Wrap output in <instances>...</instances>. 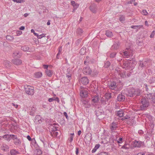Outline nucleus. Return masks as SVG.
<instances>
[{
	"mask_svg": "<svg viewBox=\"0 0 155 155\" xmlns=\"http://www.w3.org/2000/svg\"><path fill=\"white\" fill-rule=\"evenodd\" d=\"M110 65V63L109 61H106L104 63V67L106 68H107Z\"/></svg>",
	"mask_w": 155,
	"mask_h": 155,
	"instance_id": "e433bc0d",
	"label": "nucleus"
},
{
	"mask_svg": "<svg viewBox=\"0 0 155 155\" xmlns=\"http://www.w3.org/2000/svg\"><path fill=\"white\" fill-rule=\"evenodd\" d=\"M45 73L49 77H51L52 76L53 73L52 71L48 70V69L46 70Z\"/></svg>",
	"mask_w": 155,
	"mask_h": 155,
	"instance_id": "bb28decb",
	"label": "nucleus"
},
{
	"mask_svg": "<svg viewBox=\"0 0 155 155\" xmlns=\"http://www.w3.org/2000/svg\"><path fill=\"white\" fill-rule=\"evenodd\" d=\"M85 51L84 48H82L81 49V50L80 51V53L81 55L84 54L85 53Z\"/></svg>",
	"mask_w": 155,
	"mask_h": 155,
	"instance_id": "c03bdc74",
	"label": "nucleus"
},
{
	"mask_svg": "<svg viewBox=\"0 0 155 155\" xmlns=\"http://www.w3.org/2000/svg\"><path fill=\"white\" fill-rule=\"evenodd\" d=\"M12 62L14 64L16 65H19L21 64L22 63L21 61L19 59H14L12 60Z\"/></svg>",
	"mask_w": 155,
	"mask_h": 155,
	"instance_id": "2eb2a0df",
	"label": "nucleus"
},
{
	"mask_svg": "<svg viewBox=\"0 0 155 155\" xmlns=\"http://www.w3.org/2000/svg\"><path fill=\"white\" fill-rule=\"evenodd\" d=\"M35 152L38 155H41L42 153L41 151L39 149H36L35 151Z\"/></svg>",
	"mask_w": 155,
	"mask_h": 155,
	"instance_id": "58836bf2",
	"label": "nucleus"
},
{
	"mask_svg": "<svg viewBox=\"0 0 155 155\" xmlns=\"http://www.w3.org/2000/svg\"><path fill=\"white\" fill-rule=\"evenodd\" d=\"M64 116H65L66 119H68V116L66 112H64Z\"/></svg>",
	"mask_w": 155,
	"mask_h": 155,
	"instance_id": "680f3d73",
	"label": "nucleus"
},
{
	"mask_svg": "<svg viewBox=\"0 0 155 155\" xmlns=\"http://www.w3.org/2000/svg\"><path fill=\"white\" fill-rule=\"evenodd\" d=\"M108 86L109 88L112 90H115L118 88L117 86L116 85V84L115 82H110L108 84Z\"/></svg>",
	"mask_w": 155,
	"mask_h": 155,
	"instance_id": "9d476101",
	"label": "nucleus"
},
{
	"mask_svg": "<svg viewBox=\"0 0 155 155\" xmlns=\"http://www.w3.org/2000/svg\"><path fill=\"white\" fill-rule=\"evenodd\" d=\"M9 148V146L5 144H3L2 146V149L4 151H6Z\"/></svg>",
	"mask_w": 155,
	"mask_h": 155,
	"instance_id": "b1692460",
	"label": "nucleus"
},
{
	"mask_svg": "<svg viewBox=\"0 0 155 155\" xmlns=\"http://www.w3.org/2000/svg\"><path fill=\"white\" fill-rule=\"evenodd\" d=\"M10 139H12L14 140L17 138V136L14 135H10Z\"/></svg>",
	"mask_w": 155,
	"mask_h": 155,
	"instance_id": "a18cd8bd",
	"label": "nucleus"
},
{
	"mask_svg": "<svg viewBox=\"0 0 155 155\" xmlns=\"http://www.w3.org/2000/svg\"><path fill=\"white\" fill-rule=\"evenodd\" d=\"M66 77L68 79V80L70 81L71 78V74L69 73H68L66 74Z\"/></svg>",
	"mask_w": 155,
	"mask_h": 155,
	"instance_id": "09e8293b",
	"label": "nucleus"
},
{
	"mask_svg": "<svg viewBox=\"0 0 155 155\" xmlns=\"http://www.w3.org/2000/svg\"><path fill=\"white\" fill-rule=\"evenodd\" d=\"M10 153L12 155H16L19 153L18 151L14 149L11 150Z\"/></svg>",
	"mask_w": 155,
	"mask_h": 155,
	"instance_id": "a878e982",
	"label": "nucleus"
},
{
	"mask_svg": "<svg viewBox=\"0 0 155 155\" xmlns=\"http://www.w3.org/2000/svg\"><path fill=\"white\" fill-rule=\"evenodd\" d=\"M117 142L118 143H121L122 142V138H120L117 141Z\"/></svg>",
	"mask_w": 155,
	"mask_h": 155,
	"instance_id": "5fc2aeb1",
	"label": "nucleus"
},
{
	"mask_svg": "<svg viewBox=\"0 0 155 155\" xmlns=\"http://www.w3.org/2000/svg\"><path fill=\"white\" fill-rule=\"evenodd\" d=\"M74 133H72V134H71L70 138L69 139V140L70 142H71L73 140V138H74Z\"/></svg>",
	"mask_w": 155,
	"mask_h": 155,
	"instance_id": "a19ab883",
	"label": "nucleus"
},
{
	"mask_svg": "<svg viewBox=\"0 0 155 155\" xmlns=\"http://www.w3.org/2000/svg\"><path fill=\"white\" fill-rule=\"evenodd\" d=\"M12 104L13 106L15 107L16 108H17L18 107V104H15L14 103H12Z\"/></svg>",
	"mask_w": 155,
	"mask_h": 155,
	"instance_id": "e2e57ef3",
	"label": "nucleus"
},
{
	"mask_svg": "<svg viewBox=\"0 0 155 155\" xmlns=\"http://www.w3.org/2000/svg\"><path fill=\"white\" fill-rule=\"evenodd\" d=\"M25 28V27L24 26H21L20 28H19V29L20 30H24Z\"/></svg>",
	"mask_w": 155,
	"mask_h": 155,
	"instance_id": "774afa93",
	"label": "nucleus"
},
{
	"mask_svg": "<svg viewBox=\"0 0 155 155\" xmlns=\"http://www.w3.org/2000/svg\"><path fill=\"white\" fill-rule=\"evenodd\" d=\"M155 34V31H152V32L151 34L150 35V37L151 38H153L154 35Z\"/></svg>",
	"mask_w": 155,
	"mask_h": 155,
	"instance_id": "864d4df0",
	"label": "nucleus"
},
{
	"mask_svg": "<svg viewBox=\"0 0 155 155\" xmlns=\"http://www.w3.org/2000/svg\"><path fill=\"white\" fill-rule=\"evenodd\" d=\"M87 94L88 92L84 89L80 90V95L81 97L83 98L87 97Z\"/></svg>",
	"mask_w": 155,
	"mask_h": 155,
	"instance_id": "9b49d317",
	"label": "nucleus"
},
{
	"mask_svg": "<svg viewBox=\"0 0 155 155\" xmlns=\"http://www.w3.org/2000/svg\"><path fill=\"white\" fill-rule=\"evenodd\" d=\"M45 37V35L44 34H41V35H38V38L39 39H41L43 37Z\"/></svg>",
	"mask_w": 155,
	"mask_h": 155,
	"instance_id": "8fccbe9b",
	"label": "nucleus"
},
{
	"mask_svg": "<svg viewBox=\"0 0 155 155\" xmlns=\"http://www.w3.org/2000/svg\"><path fill=\"white\" fill-rule=\"evenodd\" d=\"M21 49L24 51H28L29 50V48L27 46H24L21 47Z\"/></svg>",
	"mask_w": 155,
	"mask_h": 155,
	"instance_id": "2f4dec72",
	"label": "nucleus"
},
{
	"mask_svg": "<svg viewBox=\"0 0 155 155\" xmlns=\"http://www.w3.org/2000/svg\"><path fill=\"white\" fill-rule=\"evenodd\" d=\"M144 146L143 142L135 140L131 143V149H133L135 147L140 148Z\"/></svg>",
	"mask_w": 155,
	"mask_h": 155,
	"instance_id": "20e7f679",
	"label": "nucleus"
},
{
	"mask_svg": "<svg viewBox=\"0 0 155 155\" xmlns=\"http://www.w3.org/2000/svg\"><path fill=\"white\" fill-rule=\"evenodd\" d=\"M142 14L144 15H147V12L146 10H143L142 11Z\"/></svg>",
	"mask_w": 155,
	"mask_h": 155,
	"instance_id": "3c124183",
	"label": "nucleus"
},
{
	"mask_svg": "<svg viewBox=\"0 0 155 155\" xmlns=\"http://www.w3.org/2000/svg\"><path fill=\"white\" fill-rule=\"evenodd\" d=\"M135 1V0H130V1L128 2V4H131L133 3Z\"/></svg>",
	"mask_w": 155,
	"mask_h": 155,
	"instance_id": "052dcab7",
	"label": "nucleus"
},
{
	"mask_svg": "<svg viewBox=\"0 0 155 155\" xmlns=\"http://www.w3.org/2000/svg\"><path fill=\"white\" fill-rule=\"evenodd\" d=\"M97 8V6L95 4H92L90 7V10L94 13L96 12Z\"/></svg>",
	"mask_w": 155,
	"mask_h": 155,
	"instance_id": "ddd939ff",
	"label": "nucleus"
},
{
	"mask_svg": "<svg viewBox=\"0 0 155 155\" xmlns=\"http://www.w3.org/2000/svg\"><path fill=\"white\" fill-rule=\"evenodd\" d=\"M124 114V111L123 110H121L117 111L116 114L119 117H122L123 116Z\"/></svg>",
	"mask_w": 155,
	"mask_h": 155,
	"instance_id": "aec40b11",
	"label": "nucleus"
},
{
	"mask_svg": "<svg viewBox=\"0 0 155 155\" xmlns=\"http://www.w3.org/2000/svg\"><path fill=\"white\" fill-rule=\"evenodd\" d=\"M10 135H5L3 136V138H5L7 140H10Z\"/></svg>",
	"mask_w": 155,
	"mask_h": 155,
	"instance_id": "c9c22d12",
	"label": "nucleus"
},
{
	"mask_svg": "<svg viewBox=\"0 0 155 155\" xmlns=\"http://www.w3.org/2000/svg\"><path fill=\"white\" fill-rule=\"evenodd\" d=\"M118 127V124L116 122H113L110 125V130L112 131H114L116 130Z\"/></svg>",
	"mask_w": 155,
	"mask_h": 155,
	"instance_id": "1a4fd4ad",
	"label": "nucleus"
},
{
	"mask_svg": "<svg viewBox=\"0 0 155 155\" xmlns=\"http://www.w3.org/2000/svg\"><path fill=\"white\" fill-rule=\"evenodd\" d=\"M143 27V26L142 25H132L131 26V28H132L136 29L137 30V31H138V30L140 28H142Z\"/></svg>",
	"mask_w": 155,
	"mask_h": 155,
	"instance_id": "412c9836",
	"label": "nucleus"
},
{
	"mask_svg": "<svg viewBox=\"0 0 155 155\" xmlns=\"http://www.w3.org/2000/svg\"><path fill=\"white\" fill-rule=\"evenodd\" d=\"M6 38L7 40L11 41L13 39V37L10 35H8L6 37Z\"/></svg>",
	"mask_w": 155,
	"mask_h": 155,
	"instance_id": "4c0bfd02",
	"label": "nucleus"
},
{
	"mask_svg": "<svg viewBox=\"0 0 155 155\" xmlns=\"http://www.w3.org/2000/svg\"><path fill=\"white\" fill-rule=\"evenodd\" d=\"M138 133L140 134H143V132L142 130H139L138 131Z\"/></svg>",
	"mask_w": 155,
	"mask_h": 155,
	"instance_id": "69168bd1",
	"label": "nucleus"
},
{
	"mask_svg": "<svg viewBox=\"0 0 155 155\" xmlns=\"http://www.w3.org/2000/svg\"><path fill=\"white\" fill-rule=\"evenodd\" d=\"M100 145L99 144H96L95 146L94 147V148L92 150V153H95L96 151L97 150L98 148H99V147H100Z\"/></svg>",
	"mask_w": 155,
	"mask_h": 155,
	"instance_id": "c85d7f7f",
	"label": "nucleus"
},
{
	"mask_svg": "<svg viewBox=\"0 0 155 155\" xmlns=\"http://www.w3.org/2000/svg\"><path fill=\"white\" fill-rule=\"evenodd\" d=\"M53 101H54V97L51 98H49L48 99V101L50 102H51Z\"/></svg>",
	"mask_w": 155,
	"mask_h": 155,
	"instance_id": "4d7b16f0",
	"label": "nucleus"
},
{
	"mask_svg": "<svg viewBox=\"0 0 155 155\" xmlns=\"http://www.w3.org/2000/svg\"><path fill=\"white\" fill-rule=\"evenodd\" d=\"M27 139L29 141H31V137H30V136H29V135H28L27 136Z\"/></svg>",
	"mask_w": 155,
	"mask_h": 155,
	"instance_id": "338daca9",
	"label": "nucleus"
},
{
	"mask_svg": "<svg viewBox=\"0 0 155 155\" xmlns=\"http://www.w3.org/2000/svg\"><path fill=\"white\" fill-rule=\"evenodd\" d=\"M129 148H131V144L130 145L127 143H125V144L122 147V149H127Z\"/></svg>",
	"mask_w": 155,
	"mask_h": 155,
	"instance_id": "5701e85b",
	"label": "nucleus"
},
{
	"mask_svg": "<svg viewBox=\"0 0 155 155\" xmlns=\"http://www.w3.org/2000/svg\"><path fill=\"white\" fill-rule=\"evenodd\" d=\"M134 51L130 49H126L124 51H121L120 52V54L122 56L128 58L132 57Z\"/></svg>",
	"mask_w": 155,
	"mask_h": 155,
	"instance_id": "39448f33",
	"label": "nucleus"
},
{
	"mask_svg": "<svg viewBox=\"0 0 155 155\" xmlns=\"http://www.w3.org/2000/svg\"><path fill=\"white\" fill-rule=\"evenodd\" d=\"M53 134L55 136H57L58 135V132L57 131L53 132Z\"/></svg>",
	"mask_w": 155,
	"mask_h": 155,
	"instance_id": "13d9d810",
	"label": "nucleus"
},
{
	"mask_svg": "<svg viewBox=\"0 0 155 155\" xmlns=\"http://www.w3.org/2000/svg\"><path fill=\"white\" fill-rule=\"evenodd\" d=\"M151 101L155 103V95L152 96L151 98Z\"/></svg>",
	"mask_w": 155,
	"mask_h": 155,
	"instance_id": "603ef678",
	"label": "nucleus"
},
{
	"mask_svg": "<svg viewBox=\"0 0 155 155\" xmlns=\"http://www.w3.org/2000/svg\"><path fill=\"white\" fill-rule=\"evenodd\" d=\"M135 65V64L133 63V61H130L124 62L122 65V67L125 70L131 71L134 68Z\"/></svg>",
	"mask_w": 155,
	"mask_h": 155,
	"instance_id": "7ed1b4c3",
	"label": "nucleus"
},
{
	"mask_svg": "<svg viewBox=\"0 0 155 155\" xmlns=\"http://www.w3.org/2000/svg\"><path fill=\"white\" fill-rule=\"evenodd\" d=\"M21 55V54L20 52H19L18 51H15L13 53V57L14 58L15 57H20Z\"/></svg>",
	"mask_w": 155,
	"mask_h": 155,
	"instance_id": "6ab92c4d",
	"label": "nucleus"
},
{
	"mask_svg": "<svg viewBox=\"0 0 155 155\" xmlns=\"http://www.w3.org/2000/svg\"><path fill=\"white\" fill-rule=\"evenodd\" d=\"M117 99L118 101H124L125 99V96L121 94H119L118 95Z\"/></svg>",
	"mask_w": 155,
	"mask_h": 155,
	"instance_id": "dca6fc26",
	"label": "nucleus"
},
{
	"mask_svg": "<svg viewBox=\"0 0 155 155\" xmlns=\"http://www.w3.org/2000/svg\"><path fill=\"white\" fill-rule=\"evenodd\" d=\"M42 74L40 72H36L35 74V76L36 78H39L41 77Z\"/></svg>",
	"mask_w": 155,
	"mask_h": 155,
	"instance_id": "393cba45",
	"label": "nucleus"
},
{
	"mask_svg": "<svg viewBox=\"0 0 155 155\" xmlns=\"http://www.w3.org/2000/svg\"><path fill=\"white\" fill-rule=\"evenodd\" d=\"M77 32L78 34L79 35H81L83 32V30L80 28H78L77 29Z\"/></svg>",
	"mask_w": 155,
	"mask_h": 155,
	"instance_id": "f704fd0d",
	"label": "nucleus"
},
{
	"mask_svg": "<svg viewBox=\"0 0 155 155\" xmlns=\"http://www.w3.org/2000/svg\"><path fill=\"white\" fill-rule=\"evenodd\" d=\"M92 101L93 103H97L99 101V97L97 94L92 96Z\"/></svg>",
	"mask_w": 155,
	"mask_h": 155,
	"instance_id": "4468645a",
	"label": "nucleus"
},
{
	"mask_svg": "<svg viewBox=\"0 0 155 155\" xmlns=\"http://www.w3.org/2000/svg\"><path fill=\"white\" fill-rule=\"evenodd\" d=\"M12 1L15 2L17 3H21L22 2H24L25 1L24 0H12Z\"/></svg>",
	"mask_w": 155,
	"mask_h": 155,
	"instance_id": "de8ad7c7",
	"label": "nucleus"
},
{
	"mask_svg": "<svg viewBox=\"0 0 155 155\" xmlns=\"http://www.w3.org/2000/svg\"><path fill=\"white\" fill-rule=\"evenodd\" d=\"M71 3L75 9H77L79 6L78 4L77 3H76L74 1H71Z\"/></svg>",
	"mask_w": 155,
	"mask_h": 155,
	"instance_id": "4be33fe9",
	"label": "nucleus"
},
{
	"mask_svg": "<svg viewBox=\"0 0 155 155\" xmlns=\"http://www.w3.org/2000/svg\"><path fill=\"white\" fill-rule=\"evenodd\" d=\"M58 127L57 126L54 127H53L52 128V132H54L55 131H57V130H58Z\"/></svg>",
	"mask_w": 155,
	"mask_h": 155,
	"instance_id": "49530a36",
	"label": "nucleus"
},
{
	"mask_svg": "<svg viewBox=\"0 0 155 155\" xmlns=\"http://www.w3.org/2000/svg\"><path fill=\"white\" fill-rule=\"evenodd\" d=\"M117 54V53L116 52H113L111 53L110 54V57L111 58H114Z\"/></svg>",
	"mask_w": 155,
	"mask_h": 155,
	"instance_id": "79ce46f5",
	"label": "nucleus"
},
{
	"mask_svg": "<svg viewBox=\"0 0 155 155\" xmlns=\"http://www.w3.org/2000/svg\"><path fill=\"white\" fill-rule=\"evenodd\" d=\"M120 45V44L119 42L117 41V42H116L113 45L112 49L116 50L119 48Z\"/></svg>",
	"mask_w": 155,
	"mask_h": 155,
	"instance_id": "f3484780",
	"label": "nucleus"
},
{
	"mask_svg": "<svg viewBox=\"0 0 155 155\" xmlns=\"http://www.w3.org/2000/svg\"><path fill=\"white\" fill-rule=\"evenodd\" d=\"M81 81L82 84L84 85L87 84L89 82L86 76H84L81 78Z\"/></svg>",
	"mask_w": 155,
	"mask_h": 155,
	"instance_id": "f8f14e48",
	"label": "nucleus"
},
{
	"mask_svg": "<svg viewBox=\"0 0 155 155\" xmlns=\"http://www.w3.org/2000/svg\"><path fill=\"white\" fill-rule=\"evenodd\" d=\"M54 101H56L58 103H59L60 101L59 98L58 97H56L55 98L54 97Z\"/></svg>",
	"mask_w": 155,
	"mask_h": 155,
	"instance_id": "bf43d9fd",
	"label": "nucleus"
},
{
	"mask_svg": "<svg viewBox=\"0 0 155 155\" xmlns=\"http://www.w3.org/2000/svg\"><path fill=\"white\" fill-rule=\"evenodd\" d=\"M140 90L138 89H135L133 88H129L126 93L127 96L130 97H136L140 95Z\"/></svg>",
	"mask_w": 155,
	"mask_h": 155,
	"instance_id": "f03ea898",
	"label": "nucleus"
},
{
	"mask_svg": "<svg viewBox=\"0 0 155 155\" xmlns=\"http://www.w3.org/2000/svg\"><path fill=\"white\" fill-rule=\"evenodd\" d=\"M35 108L34 107H32L31 108V112H30V114L31 115H33L35 112Z\"/></svg>",
	"mask_w": 155,
	"mask_h": 155,
	"instance_id": "473e14b6",
	"label": "nucleus"
},
{
	"mask_svg": "<svg viewBox=\"0 0 155 155\" xmlns=\"http://www.w3.org/2000/svg\"><path fill=\"white\" fill-rule=\"evenodd\" d=\"M105 34L107 36L110 37H111L113 36L112 32L109 31H107Z\"/></svg>",
	"mask_w": 155,
	"mask_h": 155,
	"instance_id": "c756f323",
	"label": "nucleus"
},
{
	"mask_svg": "<svg viewBox=\"0 0 155 155\" xmlns=\"http://www.w3.org/2000/svg\"><path fill=\"white\" fill-rule=\"evenodd\" d=\"M140 101V107L141 110H145L148 106L149 103L147 98H142Z\"/></svg>",
	"mask_w": 155,
	"mask_h": 155,
	"instance_id": "423d86ee",
	"label": "nucleus"
},
{
	"mask_svg": "<svg viewBox=\"0 0 155 155\" xmlns=\"http://www.w3.org/2000/svg\"><path fill=\"white\" fill-rule=\"evenodd\" d=\"M25 90L26 93L30 95H33L34 93V88L30 86H27L25 88Z\"/></svg>",
	"mask_w": 155,
	"mask_h": 155,
	"instance_id": "6e6552de",
	"label": "nucleus"
},
{
	"mask_svg": "<svg viewBox=\"0 0 155 155\" xmlns=\"http://www.w3.org/2000/svg\"><path fill=\"white\" fill-rule=\"evenodd\" d=\"M14 143L16 145H17L20 144L21 142L20 140L17 138L14 140Z\"/></svg>",
	"mask_w": 155,
	"mask_h": 155,
	"instance_id": "72a5a7b5",
	"label": "nucleus"
},
{
	"mask_svg": "<svg viewBox=\"0 0 155 155\" xmlns=\"http://www.w3.org/2000/svg\"><path fill=\"white\" fill-rule=\"evenodd\" d=\"M115 73L116 76H117L118 78H124L126 77L130 76L131 73L130 71H127V74H126V71L124 70H121L119 68H116L115 71Z\"/></svg>",
	"mask_w": 155,
	"mask_h": 155,
	"instance_id": "f257e3e1",
	"label": "nucleus"
},
{
	"mask_svg": "<svg viewBox=\"0 0 155 155\" xmlns=\"http://www.w3.org/2000/svg\"><path fill=\"white\" fill-rule=\"evenodd\" d=\"M145 62H143L142 61H140L139 67L141 68H145V67H146L147 66L145 65Z\"/></svg>",
	"mask_w": 155,
	"mask_h": 155,
	"instance_id": "7c9ffc66",
	"label": "nucleus"
},
{
	"mask_svg": "<svg viewBox=\"0 0 155 155\" xmlns=\"http://www.w3.org/2000/svg\"><path fill=\"white\" fill-rule=\"evenodd\" d=\"M92 76H97L98 74V72L96 70H94L92 72Z\"/></svg>",
	"mask_w": 155,
	"mask_h": 155,
	"instance_id": "ea45409f",
	"label": "nucleus"
},
{
	"mask_svg": "<svg viewBox=\"0 0 155 155\" xmlns=\"http://www.w3.org/2000/svg\"><path fill=\"white\" fill-rule=\"evenodd\" d=\"M120 21L121 22H123L125 20V17L124 16L121 15L119 18Z\"/></svg>",
	"mask_w": 155,
	"mask_h": 155,
	"instance_id": "37998d69",
	"label": "nucleus"
},
{
	"mask_svg": "<svg viewBox=\"0 0 155 155\" xmlns=\"http://www.w3.org/2000/svg\"><path fill=\"white\" fill-rule=\"evenodd\" d=\"M43 66L45 69H46V70L48 69V65L44 64L43 65Z\"/></svg>",
	"mask_w": 155,
	"mask_h": 155,
	"instance_id": "0e129e2a",
	"label": "nucleus"
},
{
	"mask_svg": "<svg viewBox=\"0 0 155 155\" xmlns=\"http://www.w3.org/2000/svg\"><path fill=\"white\" fill-rule=\"evenodd\" d=\"M83 103L84 107L86 108H89L91 106V105L89 102L86 100H83Z\"/></svg>",
	"mask_w": 155,
	"mask_h": 155,
	"instance_id": "a211bd4d",
	"label": "nucleus"
},
{
	"mask_svg": "<svg viewBox=\"0 0 155 155\" xmlns=\"http://www.w3.org/2000/svg\"><path fill=\"white\" fill-rule=\"evenodd\" d=\"M4 64L6 67L8 68L10 67L11 65L10 62L8 61H4Z\"/></svg>",
	"mask_w": 155,
	"mask_h": 155,
	"instance_id": "cd10ccee",
	"label": "nucleus"
},
{
	"mask_svg": "<svg viewBox=\"0 0 155 155\" xmlns=\"http://www.w3.org/2000/svg\"><path fill=\"white\" fill-rule=\"evenodd\" d=\"M82 72L84 74L87 75L91 74L92 70L89 66H86L84 67Z\"/></svg>",
	"mask_w": 155,
	"mask_h": 155,
	"instance_id": "0eeeda50",
	"label": "nucleus"
},
{
	"mask_svg": "<svg viewBox=\"0 0 155 155\" xmlns=\"http://www.w3.org/2000/svg\"><path fill=\"white\" fill-rule=\"evenodd\" d=\"M143 62H145V65H146L147 66V67H145V68H147L149 65L150 64V63L149 62V61H144Z\"/></svg>",
	"mask_w": 155,
	"mask_h": 155,
	"instance_id": "6e6d98bb",
	"label": "nucleus"
}]
</instances>
